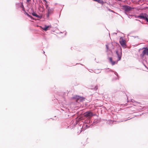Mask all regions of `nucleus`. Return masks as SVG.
I'll use <instances>...</instances> for the list:
<instances>
[{"label":"nucleus","mask_w":148,"mask_h":148,"mask_svg":"<svg viewBox=\"0 0 148 148\" xmlns=\"http://www.w3.org/2000/svg\"><path fill=\"white\" fill-rule=\"evenodd\" d=\"M91 71H92V70H91V71H90V72H91Z\"/></svg>","instance_id":"35"},{"label":"nucleus","mask_w":148,"mask_h":148,"mask_svg":"<svg viewBox=\"0 0 148 148\" xmlns=\"http://www.w3.org/2000/svg\"><path fill=\"white\" fill-rule=\"evenodd\" d=\"M25 14H26L28 16L31 18V19H32V16H31L29 15V14H28L26 12H25Z\"/></svg>","instance_id":"19"},{"label":"nucleus","mask_w":148,"mask_h":148,"mask_svg":"<svg viewBox=\"0 0 148 148\" xmlns=\"http://www.w3.org/2000/svg\"><path fill=\"white\" fill-rule=\"evenodd\" d=\"M45 1L46 3H47V1L46 0H44Z\"/></svg>","instance_id":"31"},{"label":"nucleus","mask_w":148,"mask_h":148,"mask_svg":"<svg viewBox=\"0 0 148 148\" xmlns=\"http://www.w3.org/2000/svg\"><path fill=\"white\" fill-rule=\"evenodd\" d=\"M140 104V102L135 101V102H134V103H133V104L134 106H136L138 104Z\"/></svg>","instance_id":"17"},{"label":"nucleus","mask_w":148,"mask_h":148,"mask_svg":"<svg viewBox=\"0 0 148 148\" xmlns=\"http://www.w3.org/2000/svg\"><path fill=\"white\" fill-rule=\"evenodd\" d=\"M112 55V53H107V55L108 56H109V55Z\"/></svg>","instance_id":"25"},{"label":"nucleus","mask_w":148,"mask_h":148,"mask_svg":"<svg viewBox=\"0 0 148 148\" xmlns=\"http://www.w3.org/2000/svg\"><path fill=\"white\" fill-rule=\"evenodd\" d=\"M97 123V122H93L92 123L90 119L87 118L85 121L82 125L80 126L78 128V130H79V131H78V133H79H79H81L82 131V129L85 130L90 127H92V126H94Z\"/></svg>","instance_id":"1"},{"label":"nucleus","mask_w":148,"mask_h":148,"mask_svg":"<svg viewBox=\"0 0 148 148\" xmlns=\"http://www.w3.org/2000/svg\"><path fill=\"white\" fill-rule=\"evenodd\" d=\"M91 71H92V70H91V71H90V72H91Z\"/></svg>","instance_id":"34"},{"label":"nucleus","mask_w":148,"mask_h":148,"mask_svg":"<svg viewBox=\"0 0 148 148\" xmlns=\"http://www.w3.org/2000/svg\"><path fill=\"white\" fill-rule=\"evenodd\" d=\"M75 98L77 99L76 101L78 102H80L84 100V98L81 97L76 96Z\"/></svg>","instance_id":"7"},{"label":"nucleus","mask_w":148,"mask_h":148,"mask_svg":"<svg viewBox=\"0 0 148 148\" xmlns=\"http://www.w3.org/2000/svg\"><path fill=\"white\" fill-rule=\"evenodd\" d=\"M126 119H126H124L123 120L124 121H126L127 120H129V119Z\"/></svg>","instance_id":"28"},{"label":"nucleus","mask_w":148,"mask_h":148,"mask_svg":"<svg viewBox=\"0 0 148 148\" xmlns=\"http://www.w3.org/2000/svg\"><path fill=\"white\" fill-rule=\"evenodd\" d=\"M116 53L117 55L118 59L117 61L121 60V56H122V52L121 51L120 52H119L117 50L116 51Z\"/></svg>","instance_id":"6"},{"label":"nucleus","mask_w":148,"mask_h":148,"mask_svg":"<svg viewBox=\"0 0 148 148\" xmlns=\"http://www.w3.org/2000/svg\"><path fill=\"white\" fill-rule=\"evenodd\" d=\"M78 124V122H77L76 120L75 121V122H74L73 125H75V124Z\"/></svg>","instance_id":"23"},{"label":"nucleus","mask_w":148,"mask_h":148,"mask_svg":"<svg viewBox=\"0 0 148 148\" xmlns=\"http://www.w3.org/2000/svg\"><path fill=\"white\" fill-rule=\"evenodd\" d=\"M133 37L134 38H138V36H133Z\"/></svg>","instance_id":"26"},{"label":"nucleus","mask_w":148,"mask_h":148,"mask_svg":"<svg viewBox=\"0 0 148 148\" xmlns=\"http://www.w3.org/2000/svg\"><path fill=\"white\" fill-rule=\"evenodd\" d=\"M96 1L97 2L103 5V2L102 0H96Z\"/></svg>","instance_id":"15"},{"label":"nucleus","mask_w":148,"mask_h":148,"mask_svg":"<svg viewBox=\"0 0 148 148\" xmlns=\"http://www.w3.org/2000/svg\"><path fill=\"white\" fill-rule=\"evenodd\" d=\"M113 120H108L107 121V123L108 124L110 125H111L112 124H113Z\"/></svg>","instance_id":"13"},{"label":"nucleus","mask_w":148,"mask_h":148,"mask_svg":"<svg viewBox=\"0 0 148 148\" xmlns=\"http://www.w3.org/2000/svg\"><path fill=\"white\" fill-rule=\"evenodd\" d=\"M136 18H140V19H144L146 20V18L148 17V15L146 13H141L139 16H135Z\"/></svg>","instance_id":"3"},{"label":"nucleus","mask_w":148,"mask_h":148,"mask_svg":"<svg viewBox=\"0 0 148 148\" xmlns=\"http://www.w3.org/2000/svg\"><path fill=\"white\" fill-rule=\"evenodd\" d=\"M22 7H23V4L22 5Z\"/></svg>","instance_id":"32"},{"label":"nucleus","mask_w":148,"mask_h":148,"mask_svg":"<svg viewBox=\"0 0 148 148\" xmlns=\"http://www.w3.org/2000/svg\"><path fill=\"white\" fill-rule=\"evenodd\" d=\"M32 15L34 16L38 17L39 18H40L41 17L40 16L38 15H37L34 11H33V12L32 13Z\"/></svg>","instance_id":"12"},{"label":"nucleus","mask_w":148,"mask_h":148,"mask_svg":"<svg viewBox=\"0 0 148 148\" xmlns=\"http://www.w3.org/2000/svg\"><path fill=\"white\" fill-rule=\"evenodd\" d=\"M135 100H134L133 99H131V102L133 103H134V102H135Z\"/></svg>","instance_id":"24"},{"label":"nucleus","mask_w":148,"mask_h":148,"mask_svg":"<svg viewBox=\"0 0 148 148\" xmlns=\"http://www.w3.org/2000/svg\"><path fill=\"white\" fill-rule=\"evenodd\" d=\"M91 71H92V70H91V71H90V72H91Z\"/></svg>","instance_id":"36"},{"label":"nucleus","mask_w":148,"mask_h":148,"mask_svg":"<svg viewBox=\"0 0 148 148\" xmlns=\"http://www.w3.org/2000/svg\"><path fill=\"white\" fill-rule=\"evenodd\" d=\"M45 5L46 7V9H47L48 8H49L48 7V5L46 3L45 4Z\"/></svg>","instance_id":"22"},{"label":"nucleus","mask_w":148,"mask_h":148,"mask_svg":"<svg viewBox=\"0 0 148 148\" xmlns=\"http://www.w3.org/2000/svg\"><path fill=\"white\" fill-rule=\"evenodd\" d=\"M23 10H24V11H25V10H24V9H23Z\"/></svg>","instance_id":"33"},{"label":"nucleus","mask_w":148,"mask_h":148,"mask_svg":"<svg viewBox=\"0 0 148 148\" xmlns=\"http://www.w3.org/2000/svg\"><path fill=\"white\" fill-rule=\"evenodd\" d=\"M144 49H145L140 55L142 57H143L145 55H148V48H145Z\"/></svg>","instance_id":"5"},{"label":"nucleus","mask_w":148,"mask_h":148,"mask_svg":"<svg viewBox=\"0 0 148 148\" xmlns=\"http://www.w3.org/2000/svg\"><path fill=\"white\" fill-rule=\"evenodd\" d=\"M84 116L88 118H90V117L93 116V114L91 112H86L84 113Z\"/></svg>","instance_id":"4"},{"label":"nucleus","mask_w":148,"mask_h":148,"mask_svg":"<svg viewBox=\"0 0 148 148\" xmlns=\"http://www.w3.org/2000/svg\"><path fill=\"white\" fill-rule=\"evenodd\" d=\"M49 27H51V26L50 25H45V27H42V29L45 31H47Z\"/></svg>","instance_id":"10"},{"label":"nucleus","mask_w":148,"mask_h":148,"mask_svg":"<svg viewBox=\"0 0 148 148\" xmlns=\"http://www.w3.org/2000/svg\"><path fill=\"white\" fill-rule=\"evenodd\" d=\"M47 10H48V14L47 16L48 17L49 15V14H51L53 12V8H50L49 7V8H48L47 9Z\"/></svg>","instance_id":"9"},{"label":"nucleus","mask_w":148,"mask_h":148,"mask_svg":"<svg viewBox=\"0 0 148 148\" xmlns=\"http://www.w3.org/2000/svg\"><path fill=\"white\" fill-rule=\"evenodd\" d=\"M112 71L114 73V74L117 76V77H118V73H117L116 72H114V71Z\"/></svg>","instance_id":"21"},{"label":"nucleus","mask_w":148,"mask_h":148,"mask_svg":"<svg viewBox=\"0 0 148 148\" xmlns=\"http://www.w3.org/2000/svg\"><path fill=\"white\" fill-rule=\"evenodd\" d=\"M108 59L109 60L111 64L112 65H114L116 63V62L115 61H113L111 57H108Z\"/></svg>","instance_id":"8"},{"label":"nucleus","mask_w":148,"mask_h":148,"mask_svg":"<svg viewBox=\"0 0 148 148\" xmlns=\"http://www.w3.org/2000/svg\"><path fill=\"white\" fill-rule=\"evenodd\" d=\"M134 9V8L126 5H123L122 7V9L124 10L125 13Z\"/></svg>","instance_id":"2"},{"label":"nucleus","mask_w":148,"mask_h":148,"mask_svg":"<svg viewBox=\"0 0 148 148\" xmlns=\"http://www.w3.org/2000/svg\"><path fill=\"white\" fill-rule=\"evenodd\" d=\"M38 8L40 12H42L43 11L44 7L42 5H40Z\"/></svg>","instance_id":"14"},{"label":"nucleus","mask_w":148,"mask_h":148,"mask_svg":"<svg viewBox=\"0 0 148 148\" xmlns=\"http://www.w3.org/2000/svg\"><path fill=\"white\" fill-rule=\"evenodd\" d=\"M106 52H107L109 49V46L108 45H106Z\"/></svg>","instance_id":"20"},{"label":"nucleus","mask_w":148,"mask_h":148,"mask_svg":"<svg viewBox=\"0 0 148 148\" xmlns=\"http://www.w3.org/2000/svg\"><path fill=\"white\" fill-rule=\"evenodd\" d=\"M119 42L120 44L125 43V40L123 39L122 37H121L120 38Z\"/></svg>","instance_id":"11"},{"label":"nucleus","mask_w":148,"mask_h":148,"mask_svg":"<svg viewBox=\"0 0 148 148\" xmlns=\"http://www.w3.org/2000/svg\"><path fill=\"white\" fill-rule=\"evenodd\" d=\"M123 47V48H125L126 47V45L125 42L124 43H122L120 44Z\"/></svg>","instance_id":"16"},{"label":"nucleus","mask_w":148,"mask_h":148,"mask_svg":"<svg viewBox=\"0 0 148 148\" xmlns=\"http://www.w3.org/2000/svg\"><path fill=\"white\" fill-rule=\"evenodd\" d=\"M117 33H113V34H117Z\"/></svg>","instance_id":"30"},{"label":"nucleus","mask_w":148,"mask_h":148,"mask_svg":"<svg viewBox=\"0 0 148 148\" xmlns=\"http://www.w3.org/2000/svg\"><path fill=\"white\" fill-rule=\"evenodd\" d=\"M101 71L100 70L98 69L97 70H95V73H100L101 72Z\"/></svg>","instance_id":"18"},{"label":"nucleus","mask_w":148,"mask_h":148,"mask_svg":"<svg viewBox=\"0 0 148 148\" xmlns=\"http://www.w3.org/2000/svg\"><path fill=\"white\" fill-rule=\"evenodd\" d=\"M146 21L148 22V17H147V18H146Z\"/></svg>","instance_id":"27"},{"label":"nucleus","mask_w":148,"mask_h":148,"mask_svg":"<svg viewBox=\"0 0 148 148\" xmlns=\"http://www.w3.org/2000/svg\"><path fill=\"white\" fill-rule=\"evenodd\" d=\"M31 0H27V2H29L30 1H31Z\"/></svg>","instance_id":"29"}]
</instances>
